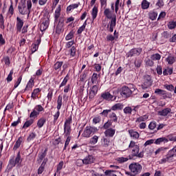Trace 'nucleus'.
<instances>
[{
  "label": "nucleus",
  "instance_id": "obj_30",
  "mask_svg": "<svg viewBox=\"0 0 176 176\" xmlns=\"http://www.w3.org/2000/svg\"><path fill=\"white\" fill-rule=\"evenodd\" d=\"M161 142H168V140L166 138H160L154 141L155 145H160Z\"/></svg>",
  "mask_w": 176,
  "mask_h": 176
},
{
  "label": "nucleus",
  "instance_id": "obj_31",
  "mask_svg": "<svg viewBox=\"0 0 176 176\" xmlns=\"http://www.w3.org/2000/svg\"><path fill=\"white\" fill-rule=\"evenodd\" d=\"M166 61L168 62V64H169V65H173V64L175 63V57H174L173 56L169 55L166 58Z\"/></svg>",
  "mask_w": 176,
  "mask_h": 176
},
{
  "label": "nucleus",
  "instance_id": "obj_11",
  "mask_svg": "<svg viewBox=\"0 0 176 176\" xmlns=\"http://www.w3.org/2000/svg\"><path fill=\"white\" fill-rule=\"evenodd\" d=\"M152 86V78H151V76L146 75L144 76L143 83L142 85V89L143 90H146L148 87H151Z\"/></svg>",
  "mask_w": 176,
  "mask_h": 176
},
{
  "label": "nucleus",
  "instance_id": "obj_1",
  "mask_svg": "<svg viewBox=\"0 0 176 176\" xmlns=\"http://www.w3.org/2000/svg\"><path fill=\"white\" fill-rule=\"evenodd\" d=\"M104 15L107 19L111 20L107 26V31H109V32H113V28L116 27V14H113V12L111 9L105 8Z\"/></svg>",
  "mask_w": 176,
  "mask_h": 176
},
{
  "label": "nucleus",
  "instance_id": "obj_28",
  "mask_svg": "<svg viewBox=\"0 0 176 176\" xmlns=\"http://www.w3.org/2000/svg\"><path fill=\"white\" fill-rule=\"evenodd\" d=\"M71 126L64 125V133L65 137H69L71 135Z\"/></svg>",
  "mask_w": 176,
  "mask_h": 176
},
{
  "label": "nucleus",
  "instance_id": "obj_22",
  "mask_svg": "<svg viewBox=\"0 0 176 176\" xmlns=\"http://www.w3.org/2000/svg\"><path fill=\"white\" fill-rule=\"evenodd\" d=\"M46 163H47V158L44 159L41 165L39 166L37 172L38 175L42 174V173L45 171V166H46Z\"/></svg>",
  "mask_w": 176,
  "mask_h": 176
},
{
  "label": "nucleus",
  "instance_id": "obj_27",
  "mask_svg": "<svg viewBox=\"0 0 176 176\" xmlns=\"http://www.w3.org/2000/svg\"><path fill=\"white\" fill-rule=\"evenodd\" d=\"M46 123V118H41L37 122V126L38 129H42L45 124Z\"/></svg>",
  "mask_w": 176,
  "mask_h": 176
},
{
  "label": "nucleus",
  "instance_id": "obj_33",
  "mask_svg": "<svg viewBox=\"0 0 176 176\" xmlns=\"http://www.w3.org/2000/svg\"><path fill=\"white\" fill-rule=\"evenodd\" d=\"M87 25V20H86L84 22L83 25L78 28V30L77 31V34H82V32H83V31H85V29L86 28Z\"/></svg>",
  "mask_w": 176,
  "mask_h": 176
},
{
  "label": "nucleus",
  "instance_id": "obj_39",
  "mask_svg": "<svg viewBox=\"0 0 176 176\" xmlns=\"http://www.w3.org/2000/svg\"><path fill=\"white\" fill-rule=\"evenodd\" d=\"M133 112V108L131 107H126L124 109V113L125 115H131Z\"/></svg>",
  "mask_w": 176,
  "mask_h": 176
},
{
  "label": "nucleus",
  "instance_id": "obj_41",
  "mask_svg": "<svg viewBox=\"0 0 176 176\" xmlns=\"http://www.w3.org/2000/svg\"><path fill=\"white\" fill-rule=\"evenodd\" d=\"M110 119H112V120L114 122V123H118V116H116V113L114 112H112L109 114Z\"/></svg>",
  "mask_w": 176,
  "mask_h": 176
},
{
  "label": "nucleus",
  "instance_id": "obj_51",
  "mask_svg": "<svg viewBox=\"0 0 176 176\" xmlns=\"http://www.w3.org/2000/svg\"><path fill=\"white\" fill-rule=\"evenodd\" d=\"M102 141H103V146H104V148H107V146H109V144L111 142L109 141V139L103 138L102 139Z\"/></svg>",
  "mask_w": 176,
  "mask_h": 176
},
{
  "label": "nucleus",
  "instance_id": "obj_57",
  "mask_svg": "<svg viewBox=\"0 0 176 176\" xmlns=\"http://www.w3.org/2000/svg\"><path fill=\"white\" fill-rule=\"evenodd\" d=\"M72 123V116H70L65 122L64 126H71Z\"/></svg>",
  "mask_w": 176,
  "mask_h": 176
},
{
  "label": "nucleus",
  "instance_id": "obj_42",
  "mask_svg": "<svg viewBox=\"0 0 176 176\" xmlns=\"http://www.w3.org/2000/svg\"><path fill=\"white\" fill-rule=\"evenodd\" d=\"M0 28L5 30V20L3 19V15L0 14Z\"/></svg>",
  "mask_w": 176,
  "mask_h": 176
},
{
  "label": "nucleus",
  "instance_id": "obj_21",
  "mask_svg": "<svg viewBox=\"0 0 176 176\" xmlns=\"http://www.w3.org/2000/svg\"><path fill=\"white\" fill-rule=\"evenodd\" d=\"M60 16H61V6L60 5H59L55 10V13H54L55 23L58 21V19L60 18Z\"/></svg>",
  "mask_w": 176,
  "mask_h": 176
},
{
  "label": "nucleus",
  "instance_id": "obj_37",
  "mask_svg": "<svg viewBox=\"0 0 176 176\" xmlns=\"http://www.w3.org/2000/svg\"><path fill=\"white\" fill-rule=\"evenodd\" d=\"M63 61H58L54 65V69L57 71V69H60L61 67H63Z\"/></svg>",
  "mask_w": 176,
  "mask_h": 176
},
{
  "label": "nucleus",
  "instance_id": "obj_23",
  "mask_svg": "<svg viewBox=\"0 0 176 176\" xmlns=\"http://www.w3.org/2000/svg\"><path fill=\"white\" fill-rule=\"evenodd\" d=\"M124 108L123 103H116L111 107V111H122Z\"/></svg>",
  "mask_w": 176,
  "mask_h": 176
},
{
  "label": "nucleus",
  "instance_id": "obj_64",
  "mask_svg": "<svg viewBox=\"0 0 176 176\" xmlns=\"http://www.w3.org/2000/svg\"><path fill=\"white\" fill-rule=\"evenodd\" d=\"M106 176H118L116 174L113 173L111 170H106L104 172Z\"/></svg>",
  "mask_w": 176,
  "mask_h": 176
},
{
  "label": "nucleus",
  "instance_id": "obj_26",
  "mask_svg": "<svg viewBox=\"0 0 176 176\" xmlns=\"http://www.w3.org/2000/svg\"><path fill=\"white\" fill-rule=\"evenodd\" d=\"M80 5V3H74L71 4L69 6L67 7V12H71V10H74V9H78L79 8V6Z\"/></svg>",
  "mask_w": 176,
  "mask_h": 176
},
{
  "label": "nucleus",
  "instance_id": "obj_44",
  "mask_svg": "<svg viewBox=\"0 0 176 176\" xmlns=\"http://www.w3.org/2000/svg\"><path fill=\"white\" fill-rule=\"evenodd\" d=\"M33 123H34V120H29L26 121L23 126V129H27L30 127V126H31V124H32Z\"/></svg>",
  "mask_w": 176,
  "mask_h": 176
},
{
  "label": "nucleus",
  "instance_id": "obj_47",
  "mask_svg": "<svg viewBox=\"0 0 176 176\" xmlns=\"http://www.w3.org/2000/svg\"><path fill=\"white\" fill-rule=\"evenodd\" d=\"M149 19L153 21L155 19H157V13L151 12L149 13Z\"/></svg>",
  "mask_w": 176,
  "mask_h": 176
},
{
  "label": "nucleus",
  "instance_id": "obj_58",
  "mask_svg": "<svg viewBox=\"0 0 176 176\" xmlns=\"http://www.w3.org/2000/svg\"><path fill=\"white\" fill-rule=\"evenodd\" d=\"M167 149H168V148H167V147H160L156 150V151L155 152V154L159 155V153H160V152H164V151H167Z\"/></svg>",
  "mask_w": 176,
  "mask_h": 176
},
{
  "label": "nucleus",
  "instance_id": "obj_20",
  "mask_svg": "<svg viewBox=\"0 0 176 176\" xmlns=\"http://www.w3.org/2000/svg\"><path fill=\"white\" fill-rule=\"evenodd\" d=\"M129 134L133 140H138L140 138V133L133 129H130L128 131Z\"/></svg>",
  "mask_w": 176,
  "mask_h": 176
},
{
  "label": "nucleus",
  "instance_id": "obj_25",
  "mask_svg": "<svg viewBox=\"0 0 176 176\" xmlns=\"http://www.w3.org/2000/svg\"><path fill=\"white\" fill-rule=\"evenodd\" d=\"M21 142H23V138L20 137L19 138L15 144L14 145L13 151H17V149L20 148V145H21Z\"/></svg>",
  "mask_w": 176,
  "mask_h": 176
},
{
  "label": "nucleus",
  "instance_id": "obj_54",
  "mask_svg": "<svg viewBox=\"0 0 176 176\" xmlns=\"http://www.w3.org/2000/svg\"><path fill=\"white\" fill-rule=\"evenodd\" d=\"M1 61L4 63L6 65H9L10 64V58H9V56L3 57Z\"/></svg>",
  "mask_w": 176,
  "mask_h": 176
},
{
  "label": "nucleus",
  "instance_id": "obj_15",
  "mask_svg": "<svg viewBox=\"0 0 176 176\" xmlns=\"http://www.w3.org/2000/svg\"><path fill=\"white\" fill-rule=\"evenodd\" d=\"M24 25V21L21 19L20 17H16V31L18 32H21V29L23 28V26Z\"/></svg>",
  "mask_w": 176,
  "mask_h": 176
},
{
  "label": "nucleus",
  "instance_id": "obj_40",
  "mask_svg": "<svg viewBox=\"0 0 176 176\" xmlns=\"http://www.w3.org/2000/svg\"><path fill=\"white\" fill-rule=\"evenodd\" d=\"M149 5H151L149 1L146 0H143L142 2V8L144 10L148 9L149 8Z\"/></svg>",
  "mask_w": 176,
  "mask_h": 176
},
{
  "label": "nucleus",
  "instance_id": "obj_4",
  "mask_svg": "<svg viewBox=\"0 0 176 176\" xmlns=\"http://www.w3.org/2000/svg\"><path fill=\"white\" fill-rule=\"evenodd\" d=\"M23 160L21 159V154L20 152H18L16 157L14 158H11L8 162V167L10 170H12L13 167H16V166H20Z\"/></svg>",
  "mask_w": 176,
  "mask_h": 176
},
{
  "label": "nucleus",
  "instance_id": "obj_49",
  "mask_svg": "<svg viewBox=\"0 0 176 176\" xmlns=\"http://www.w3.org/2000/svg\"><path fill=\"white\" fill-rule=\"evenodd\" d=\"M176 27V22L175 21H170L168 23V28L169 30H174Z\"/></svg>",
  "mask_w": 176,
  "mask_h": 176
},
{
  "label": "nucleus",
  "instance_id": "obj_59",
  "mask_svg": "<svg viewBox=\"0 0 176 176\" xmlns=\"http://www.w3.org/2000/svg\"><path fill=\"white\" fill-rule=\"evenodd\" d=\"M76 54V47L75 46H72L70 50V56H72V57H75Z\"/></svg>",
  "mask_w": 176,
  "mask_h": 176
},
{
  "label": "nucleus",
  "instance_id": "obj_13",
  "mask_svg": "<svg viewBox=\"0 0 176 176\" xmlns=\"http://www.w3.org/2000/svg\"><path fill=\"white\" fill-rule=\"evenodd\" d=\"M98 92V87L97 85H94L89 94V100H93L94 97L97 95V93Z\"/></svg>",
  "mask_w": 176,
  "mask_h": 176
},
{
  "label": "nucleus",
  "instance_id": "obj_18",
  "mask_svg": "<svg viewBox=\"0 0 176 176\" xmlns=\"http://www.w3.org/2000/svg\"><path fill=\"white\" fill-rule=\"evenodd\" d=\"M49 24H50V22L49 19H47L42 22V23L40 25V30L43 32V31H46L47 28H49Z\"/></svg>",
  "mask_w": 176,
  "mask_h": 176
},
{
  "label": "nucleus",
  "instance_id": "obj_3",
  "mask_svg": "<svg viewBox=\"0 0 176 176\" xmlns=\"http://www.w3.org/2000/svg\"><path fill=\"white\" fill-rule=\"evenodd\" d=\"M176 156V146L170 149L165 158H162L160 161V164H164L165 163H173L174 162V157Z\"/></svg>",
  "mask_w": 176,
  "mask_h": 176
},
{
  "label": "nucleus",
  "instance_id": "obj_9",
  "mask_svg": "<svg viewBox=\"0 0 176 176\" xmlns=\"http://www.w3.org/2000/svg\"><path fill=\"white\" fill-rule=\"evenodd\" d=\"M63 105V96L61 95H59L58 96V100H57V112L54 115V122H57L58 120V118L60 117V110L61 109V107Z\"/></svg>",
  "mask_w": 176,
  "mask_h": 176
},
{
  "label": "nucleus",
  "instance_id": "obj_7",
  "mask_svg": "<svg viewBox=\"0 0 176 176\" xmlns=\"http://www.w3.org/2000/svg\"><path fill=\"white\" fill-rule=\"evenodd\" d=\"M129 160H131L133 157H139L142 159L144 157V151L140 153V146H135V148H132L131 155H129Z\"/></svg>",
  "mask_w": 176,
  "mask_h": 176
},
{
  "label": "nucleus",
  "instance_id": "obj_24",
  "mask_svg": "<svg viewBox=\"0 0 176 176\" xmlns=\"http://www.w3.org/2000/svg\"><path fill=\"white\" fill-rule=\"evenodd\" d=\"M170 112H171V109L166 108V109H164L161 111H158V115L160 116H167V115H168L170 113Z\"/></svg>",
  "mask_w": 176,
  "mask_h": 176
},
{
  "label": "nucleus",
  "instance_id": "obj_34",
  "mask_svg": "<svg viewBox=\"0 0 176 176\" xmlns=\"http://www.w3.org/2000/svg\"><path fill=\"white\" fill-rule=\"evenodd\" d=\"M69 80V74H67L66 76L64 78L63 82L60 83L59 88L61 89V87H63V86H65L67 85V82Z\"/></svg>",
  "mask_w": 176,
  "mask_h": 176
},
{
  "label": "nucleus",
  "instance_id": "obj_61",
  "mask_svg": "<svg viewBox=\"0 0 176 176\" xmlns=\"http://www.w3.org/2000/svg\"><path fill=\"white\" fill-rule=\"evenodd\" d=\"M12 76H13V70L10 72V74L6 78L7 82H12V80H13V78Z\"/></svg>",
  "mask_w": 176,
  "mask_h": 176
},
{
  "label": "nucleus",
  "instance_id": "obj_17",
  "mask_svg": "<svg viewBox=\"0 0 176 176\" xmlns=\"http://www.w3.org/2000/svg\"><path fill=\"white\" fill-rule=\"evenodd\" d=\"M63 27H64V19L63 18H60L56 28V31L57 34H60V32H61Z\"/></svg>",
  "mask_w": 176,
  "mask_h": 176
},
{
  "label": "nucleus",
  "instance_id": "obj_36",
  "mask_svg": "<svg viewBox=\"0 0 176 176\" xmlns=\"http://www.w3.org/2000/svg\"><path fill=\"white\" fill-rule=\"evenodd\" d=\"M41 91L39 88L34 89L32 93L31 98H33V100H36V95L40 93Z\"/></svg>",
  "mask_w": 176,
  "mask_h": 176
},
{
  "label": "nucleus",
  "instance_id": "obj_6",
  "mask_svg": "<svg viewBox=\"0 0 176 176\" xmlns=\"http://www.w3.org/2000/svg\"><path fill=\"white\" fill-rule=\"evenodd\" d=\"M129 168L133 176L138 175L142 171V166L137 162L129 164Z\"/></svg>",
  "mask_w": 176,
  "mask_h": 176
},
{
  "label": "nucleus",
  "instance_id": "obj_52",
  "mask_svg": "<svg viewBox=\"0 0 176 176\" xmlns=\"http://www.w3.org/2000/svg\"><path fill=\"white\" fill-rule=\"evenodd\" d=\"M164 87L166 89V90H168V91H174V90H175V88L173 85L166 84V85H164Z\"/></svg>",
  "mask_w": 176,
  "mask_h": 176
},
{
  "label": "nucleus",
  "instance_id": "obj_60",
  "mask_svg": "<svg viewBox=\"0 0 176 176\" xmlns=\"http://www.w3.org/2000/svg\"><path fill=\"white\" fill-rule=\"evenodd\" d=\"M134 64L136 68H140L141 64H142V60L141 59H135Z\"/></svg>",
  "mask_w": 176,
  "mask_h": 176
},
{
  "label": "nucleus",
  "instance_id": "obj_10",
  "mask_svg": "<svg viewBox=\"0 0 176 176\" xmlns=\"http://www.w3.org/2000/svg\"><path fill=\"white\" fill-rule=\"evenodd\" d=\"M142 53V48L138 47V48H133L128 52L126 54V57H137L140 56Z\"/></svg>",
  "mask_w": 176,
  "mask_h": 176
},
{
  "label": "nucleus",
  "instance_id": "obj_32",
  "mask_svg": "<svg viewBox=\"0 0 176 176\" xmlns=\"http://www.w3.org/2000/svg\"><path fill=\"white\" fill-rule=\"evenodd\" d=\"M162 58V56L160 54H153L151 56V59L153 61H159Z\"/></svg>",
  "mask_w": 176,
  "mask_h": 176
},
{
  "label": "nucleus",
  "instance_id": "obj_43",
  "mask_svg": "<svg viewBox=\"0 0 176 176\" xmlns=\"http://www.w3.org/2000/svg\"><path fill=\"white\" fill-rule=\"evenodd\" d=\"M155 94H158L159 96H166V91L160 89H156L155 90Z\"/></svg>",
  "mask_w": 176,
  "mask_h": 176
},
{
  "label": "nucleus",
  "instance_id": "obj_63",
  "mask_svg": "<svg viewBox=\"0 0 176 176\" xmlns=\"http://www.w3.org/2000/svg\"><path fill=\"white\" fill-rule=\"evenodd\" d=\"M74 38V32H70L65 37L66 41H71Z\"/></svg>",
  "mask_w": 176,
  "mask_h": 176
},
{
  "label": "nucleus",
  "instance_id": "obj_5",
  "mask_svg": "<svg viewBox=\"0 0 176 176\" xmlns=\"http://www.w3.org/2000/svg\"><path fill=\"white\" fill-rule=\"evenodd\" d=\"M97 131H98L97 127L87 126L82 133V137H84V138H90L91 135L96 134Z\"/></svg>",
  "mask_w": 176,
  "mask_h": 176
},
{
  "label": "nucleus",
  "instance_id": "obj_14",
  "mask_svg": "<svg viewBox=\"0 0 176 176\" xmlns=\"http://www.w3.org/2000/svg\"><path fill=\"white\" fill-rule=\"evenodd\" d=\"M101 97L107 101H115L116 100V97L113 98V96L109 92H104L101 94Z\"/></svg>",
  "mask_w": 176,
  "mask_h": 176
},
{
  "label": "nucleus",
  "instance_id": "obj_16",
  "mask_svg": "<svg viewBox=\"0 0 176 176\" xmlns=\"http://www.w3.org/2000/svg\"><path fill=\"white\" fill-rule=\"evenodd\" d=\"M46 155H47V148H45V151L38 153L37 162L42 163V160H45V157H46Z\"/></svg>",
  "mask_w": 176,
  "mask_h": 176
},
{
  "label": "nucleus",
  "instance_id": "obj_50",
  "mask_svg": "<svg viewBox=\"0 0 176 176\" xmlns=\"http://www.w3.org/2000/svg\"><path fill=\"white\" fill-rule=\"evenodd\" d=\"M98 79V74H97V73H94L91 77V82L93 84L97 83Z\"/></svg>",
  "mask_w": 176,
  "mask_h": 176
},
{
  "label": "nucleus",
  "instance_id": "obj_2",
  "mask_svg": "<svg viewBox=\"0 0 176 176\" xmlns=\"http://www.w3.org/2000/svg\"><path fill=\"white\" fill-rule=\"evenodd\" d=\"M32 8V2L31 1V0L27 1V3L25 2V0H21L18 6L19 13L22 16H25V14H28V16H29L30 14L31 13Z\"/></svg>",
  "mask_w": 176,
  "mask_h": 176
},
{
  "label": "nucleus",
  "instance_id": "obj_55",
  "mask_svg": "<svg viewBox=\"0 0 176 176\" xmlns=\"http://www.w3.org/2000/svg\"><path fill=\"white\" fill-rule=\"evenodd\" d=\"M129 159H130V157H120L118 158V162H119V163H125V162H128Z\"/></svg>",
  "mask_w": 176,
  "mask_h": 176
},
{
  "label": "nucleus",
  "instance_id": "obj_46",
  "mask_svg": "<svg viewBox=\"0 0 176 176\" xmlns=\"http://www.w3.org/2000/svg\"><path fill=\"white\" fill-rule=\"evenodd\" d=\"M119 6L122 7V3H120V0H116L115 3V12L116 13H118L119 10Z\"/></svg>",
  "mask_w": 176,
  "mask_h": 176
},
{
  "label": "nucleus",
  "instance_id": "obj_45",
  "mask_svg": "<svg viewBox=\"0 0 176 176\" xmlns=\"http://www.w3.org/2000/svg\"><path fill=\"white\" fill-rule=\"evenodd\" d=\"M33 86H34V78H31L28 82V85L25 87V90H27V89H32Z\"/></svg>",
  "mask_w": 176,
  "mask_h": 176
},
{
  "label": "nucleus",
  "instance_id": "obj_8",
  "mask_svg": "<svg viewBox=\"0 0 176 176\" xmlns=\"http://www.w3.org/2000/svg\"><path fill=\"white\" fill-rule=\"evenodd\" d=\"M135 90V87H129L126 86H124L122 88L121 96L122 97H126L129 98V97H131L133 96V92Z\"/></svg>",
  "mask_w": 176,
  "mask_h": 176
},
{
  "label": "nucleus",
  "instance_id": "obj_12",
  "mask_svg": "<svg viewBox=\"0 0 176 176\" xmlns=\"http://www.w3.org/2000/svg\"><path fill=\"white\" fill-rule=\"evenodd\" d=\"M79 162L83 164H91V163H94V157L89 155L83 160H78L77 163H79Z\"/></svg>",
  "mask_w": 176,
  "mask_h": 176
},
{
  "label": "nucleus",
  "instance_id": "obj_35",
  "mask_svg": "<svg viewBox=\"0 0 176 176\" xmlns=\"http://www.w3.org/2000/svg\"><path fill=\"white\" fill-rule=\"evenodd\" d=\"M98 142V136L94 135L90 140H89V144L91 145H96Z\"/></svg>",
  "mask_w": 176,
  "mask_h": 176
},
{
  "label": "nucleus",
  "instance_id": "obj_56",
  "mask_svg": "<svg viewBox=\"0 0 176 176\" xmlns=\"http://www.w3.org/2000/svg\"><path fill=\"white\" fill-rule=\"evenodd\" d=\"M38 116H39V112L36 111V110L34 109L30 115V118H36Z\"/></svg>",
  "mask_w": 176,
  "mask_h": 176
},
{
  "label": "nucleus",
  "instance_id": "obj_29",
  "mask_svg": "<svg viewBox=\"0 0 176 176\" xmlns=\"http://www.w3.org/2000/svg\"><path fill=\"white\" fill-rule=\"evenodd\" d=\"M91 14L93 20H96V19H97V15L98 14V8L94 6L92 9Z\"/></svg>",
  "mask_w": 176,
  "mask_h": 176
},
{
  "label": "nucleus",
  "instance_id": "obj_19",
  "mask_svg": "<svg viewBox=\"0 0 176 176\" xmlns=\"http://www.w3.org/2000/svg\"><path fill=\"white\" fill-rule=\"evenodd\" d=\"M115 133H116V130L109 128L104 131V135L105 137L112 138L115 135Z\"/></svg>",
  "mask_w": 176,
  "mask_h": 176
},
{
  "label": "nucleus",
  "instance_id": "obj_53",
  "mask_svg": "<svg viewBox=\"0 0 176 176\" xmlns=\"http://www.w3.org/2000/svg\"><path fill=\"white\" fill-rule=\"evenodd\" d=\"M35 137H36V134L34 132H32L28 137L27 141H28V142H30V141H32V140H34V138H35Z\"/></svg>",
  "mask_w": 176,
  "mask_h": 176
},
{
  "label": "nucleus",
  "instance_id": "obj_62",
  "mask_svg": "<svg viewBox=\"0 0 176 176\" xmlns=\"http://www.w3.org/2000/svg\"><path fill=\"white\" fill-rule=\"evenodd\" d=\"M162 38H164V39H168L170 38V32L167 31H164L162 33Z\"/></svg>",
  "mask_w": 176,
  "mask_h": 176
},
{
  "label": "nucleus",
  "instance_id": "obj_38",
  "mask_svg": "<svg viewBox=\"0 0 176 176\" xmlns=\"http://www.w3.org/2000/svg\"><path fill=\"white\" fill-rule=\"evenodd\" d=\"M118 36H113V35L112 34H108L106 37V39L108 42H113V41H115V39H118Z\"/></svg>",
  "mask_w": 176,
  "mask_h": 176
},
{
  "label": "nucleus",
  "instance_id": "obj_48",
  "mask_svg": "<svg viewBox=\"0 0 176 176\" xmlns=\"http://www.w3.org/2000/svg\"><path fill=\"white\" fill-rule=\"evenodd\" d=\"M34 110L38 112L39 114L40 112H43V111H45V109L43 108V107H42V105L38 104L34 107Z\"/></svg>",
  "mask_w": 176,
  "mask_h": 176
}]
</instances>
